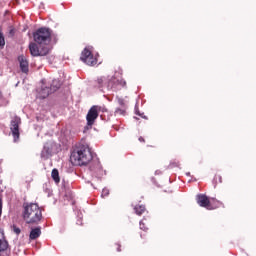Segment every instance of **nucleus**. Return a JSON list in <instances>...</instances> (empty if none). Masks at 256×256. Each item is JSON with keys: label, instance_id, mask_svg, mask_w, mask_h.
I'll return each mask as SVG.
<instances>
[{"label": "nucleus", "instance_id": "nucleus-16", "mask_svg": "<svg viewBox=\"0 0 256 256\" xmlns=\"http://www.w3.org/2000/svg\"><path fill=\"white\" fill-rule=\"evenodd\" d=\"M90 171H92V173H101V166L99 165V163H95L94 166H90Z\"/></svg>", "mask_w": 256, "mask_h": 256}, {"label": "nucleus", "instance_id": "nucleus-6", "mask_svg": "<svg viewBox=\"0 0 256 256\" xmlns=\"http://www.w3.org/2000/svg\"><path fill=\"white\" fill-rule=\"evenodd\" d=\"M99 111H101V107L99 106H92L87 115H86V121L88 127H93L95 125V120L99 117Z\"/></svg>", "mask_w": 256, "mask_h": 256}, {"label": "nucleus", "instance_id": "nucleus-10", "mask_svg": "<svg viewBox=\"0 0 256 256\" xmlns=\"http://www.w3.org/2000/svg\"><path fill=\"white\" fill-rule=\"evenodd\" d=\"M9 249V242L5 239V234L0 231V253H5Z\"/></svg>", "mask_w": 256, "mask_h": 256}, {"label": "nucleus", "instance_id": "nucleus-5", "mask_svg": "<svg viewBox=\"0 0 256 256\" xmlns=\"http://www.w3.org/2000/svg\"><path fill=\"white\" fill-rule=\"evenodd\" d=\"M80 60L85 63L86 65H89L90 67H93V65H97V58L93 55V52L89 47L84 48V51H82Z\"/></svg>", "mask_w": 256, "mask_h": 256}, {"label": "nucleus", "instance_id": "nucleus-26", "mask_svg": "<svg viewBox=\"0 0 256 256\" xmlns=\"http://www.w3.org/2000/svg\"><path fill=\"white\" fill-rule=\"evenodd\" d=\"M119 105H121L122 107H125V101H123V99H119L118 100Z\"/></svg>", "mask_w": 256, "mask_h": 256}, {"label": "nucleus", "instance_id": "nucleus-18", "mask_svg": "<svg viewBox=\"0 0 256 256\" xmlns=\"http://www.w3.org/2000/svg\"><path fill=\"white\" fill-rule=\"evenodd\" d=\"M134 211H135L136 215H141L145 211V206H143V205L135 206Z\"/></svg>", "mask_w": 256, "mask_h": 256}, {"label": "nucleus", "instance_id": "nucleus-17", "mask_svg": "<svg viewBox=\"0 0 256 256\" xmlns=\"http://www.w3.org/2000/svg\"><path fill=\"white\" fill-rule=\"evenodd\" d=\"M104 83H105V78L99 77L95 81V87H98L99 89H101V87H103Z\"/></svg>", "mask_w": 256, "mask_h": 256}, {"label": "nucleus", "instance_id": "nucleus-1", "mask_svg": "<svg viewBox=\"0 0 256 256\" xmlns=\"http://www.w3.org/2000/svg\"><path fill=\"white\" fill-rule=\"evenodd\" d=\"M22 217L28 225H37L43 219V211L39 204L25 202L23 204Z\"/></svg>", "mask_w": 256, "mask_h": 256}, {"label": "nucleus", "instance_id": "nucleus-15", "mask_svg": "<svg viewBox=\"0 0 256 256\" xmlns=\"http://www.w3.org/2000/svg\"><path fill=\"white\" fill-rule=\"evenodd\" d=\"M51 177L55 183L61 182V178L59 177V170H57L56 168L52 170Z\"/></svg>", "mask_w": 256, "mask_h": 256}, {"label": "nucleus", "instance_id": "nucleus-14", "mask_svg": "<svg viewBox=\"0 0 256 256\" xmlns=\"http://www.w3.org/2000/svg\"><path fill=\"white\" fill-rule=\"evenodd\" d=\"M61 88V81L59 79H54L51 83L50 90H52V93H55L58 89Z\"/></svg>", "mask_w": 256, "mask_h": 256}, {"label": "nucleus", "instance_id": "nucleus-28", "mask_svg": "<svg viewBox=\"0 0 256 256\" xmlns=\"http://www.w3.org/2000/svg\"><path fill=\"white\" fill-rule=\"evenodd\" d=\"M118 251H121V246L118 245Z\"/></svg>", "mask_w": 256, "mask_h": 256}, {"label": "nucleus", "instance_id": "nucleus-2", "mask_svg": "<svg viewBox=\"0 0 256 256\" xmlns=\"http://www.w3.org/2000/svg\"><path fill=\"white\" fill-rule=\"evenodd\" d=\"M70 161L73 165H88L93 161V153H91V148L89 146L80 145L78 146L70 156Z\"/></svg>", "mask_w": 256, "mask_h": 256}, {"label": "nucleus", "instance_id": "nucleus-22", "mask_svg": "<svg viewBox=\"0 0 256 256\" xmlns=\"http://www.w3.org/2000/svg\"><path fill=\"white\" fill-rule=\"evenodd\" d=\"M115 115H125V109L123 108H117L115 110Z\"/></svg>", "mask_w": 256, "mask_h": 256}, {"label": "nucleus", "instance_id": "nucleus-13", "mask_svg": "<svg viewBox=\"0 0 256 256\" xmlns=\"http://www.w3.org/2000/svg\"><path fill=\"white\" fill-rule=\"evenodd\" d=\"M52 90L49 87H45V88H41L39 95H40V99H47V97H49V95H51Z\"/></svg>", "mask_w": 256, "mask_h": 256}, {"label": "nucleus", "instance_id": "nucleus-29", "mask_svg": "<svg viewBox=\"0 0 256 256\" xmlns=\"http://www.w3.org/2000/svg\"><path fill=\"white\" fill-rule=\"evenodd\" d=\"M1 97H3V94L0 92V99H1Z\"/></svg>", "mask_w": 256, "mask_h": 256}, {"label": "nucleus", "instance_id": "nucleus-23", "mask_svg": "<svg viewBox=\"0 0 256 256\" xmlns=\"http://www.w3.org/2000/svg\"><path fill=\"white\" fill-rule=\"evenodd\" d=\"M102 197H109V189L104 188L102 190Z\"/></svg>", "mask_w": 256, "mask_h": 256}, {"label": "nucleus", "instance_id": "nucleus-20", "mask_svg": "<svg viewBox=\"0 0 256 256\" xmlns=\"http://www.w3.org/2000/svg\"><path fill=\"white\" fill-rule=\"evenodd\" d=\"M214 183H223V177H221V175H219V174H216L215 176H214Z\"/></svg>", "mask_w": 256, "mask_h": 256}, {"label": "nucleus", "instance_id": "nucleus-21", "mask_svg": "<svg viewBox=\"0 0 256 256\" xmlns=\"http://www.w3.org/2000/svg\"><path fill=\"white\" fill-rule=\"evenodd\" d=\"M0 47H5V36L1 31H0Z\"/></svg>", "mask_w": 256, "mask_h": 256}, {"label": "nucleus", "instance_id": "nucleus-27", "mask_svg": "<svg viewBox=\"0 0 256 256\" xmlns=\"http://www.w3.org/2000/svg\"><path fill=\"white\" fill-rule=\"evenodd\" d=\"M139 141H140V143H145V138H143V136H140Z\"/></svg>", "mask_w": 256, "mask_h": 256}, {"label": "nucleus", "instance_id": "nucleus-12", "mask_svg": "<svg viewBox=\"0 0 256 256\" xmlns=\"http://www.w3.org/2000/svg\"><path fill=\"white\" fill-rule=\"evenodd\" d=\"M39 237H41V227L33 228L30 231L29 239L35 241V239H39Z\"/></svg>", "mask_w": 256, "mask_h": 256}, {"label": "nucleus", "instance_id": "nucleus-8", "mask_svg": "<svg viewBox=\"0 0 256 256\" xmlns=\"http://www.w3.org/2000/svg\"><path fill=\"white\" fill-rule=\"evenodd\" d=\"M196 201L200 207H204L205 209H211V201L209 197L205 194H198L196 196Z\"/></svg>", "mask_w": 256, "mask_h": 256}, {"label": "nucleus", "instance_id": "nucleus-3", "mask_svg": "<svg viewBox=\"0 0 256 256\" xmlns=\"http://www.w3.org/2000/svg\"><path fill=\"white\" fill-rule=\"evenodd\" d=\"M33 39L38 45H49L51 43V30L49 28H39L33 33Z\"/></svg>", "mask_w": 256, "mask_h": 256}, {"label": "nucleus", "instance_id": "nucleus-9", "mask_svg": "<svg viewBox=\"0 0 256 256\" xmlns=\"http://www.w3.org/2000/svg\"><path fill=\"white\" fill-rule=\"evenodd\" d=\"M18 61L20 63V69L22 73H29V61L23 55L18 57Z\"/></svg>", "mask_w": 256, "mask_h": 256}, {"label": "nucleus", "instance_id": "nucleus-7", "mask_svg": "<svg viewBox=\"0 0 256 256\" xmlns=\"http://www.w3.org/2000/svg\"><path fill=\"white\" fill-rule=\"evenodd\" d=\"M19 125H21V118L16 116L12 119L11 125H10L11 133L13 135L15 142H17V140L19 139V136H20Z\"/></svg>", "mask_w": 256, "mask_h": 256}, {"label": "nucleus", "instance_id": "nucleus-4", "mask_svg": "<svg viewBox=\"0 0 256 256\" xmlns=\"http://www.w3.org/2000/svg\"><path fill=\"white\" fill-rule=\"evenodd\" d=\"M29 51L32 57H45L46 55H49V48L47 46H41L39 48V45L35 42L29 44Z\"/></svg>", "mask_w": 256, "mask_h": 256}, {"label": "nucleus", "instance_id": "nucleus-25", "mask_svg": "<svg viewBox=\"0 0 256 256\" xmlns=\"http://www.w3.org/2000/svg\"><path fill=\"white\" fill-rule=\"evenodd\" d=\"M9 35H10L11 37H13V35H15V28L10 27Z\"/></svg>", "mask_w": 256, "mask_h": 256}, {"label": "nucleus", "instance_id": "nucleus-19", "mask_svg": "<svg viewBox=\"0 0 256 256\" xmlns=\"http://www.w3.org/2000/svg\"><path fill=\"white\" fill-rule=\"evenodd\" d=\"M11 230H12L13 233H15L16 235H20V234H21V228L17 227V225H12V226H11Z\"/></svg>", "mask_w": 256, "mask_h": 256}, {"label": "nucleus", "instance_id": "nucleus-11", "mask_svg": "<svg viewBox=\"0 0 256 256\" xmlns=\"http://www.w3.org/2000/svg\"><path fill=\"white\" fill-rule=\"evenodd\" d=\"M113 85H112V89H114V91H118V89H121L123 87H127V82L123 79L121 80H117V79H113L112 80Z\"/></svg>", "mask_w": 256, "mask_h": 256}, {"label": "nucleus", "instance_id": "nucleus-24", "mask_svg": "<svg viewBox=\"0 0 256 256\" xmlns=\"http://www.w3.org/2000/svg\"><path fill=\"white\" fill-rule=\"evenodd\" d=\"M140 229L142 231H147V228L145 227V223L143 221H140Z\"/></svg>", "mask_w": 256, "mask_h": 256}]
</instances>
